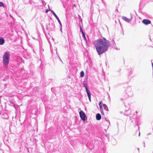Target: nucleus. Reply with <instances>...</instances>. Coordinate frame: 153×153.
I'll return each instance as SVG.
<instances>
[{
  "label": "nucleus",
  "mask_w": 153,
  "mask_h": 153,
  "mask_svg": "<svg viewBox=\"0 0 153 153\" xmlns=\"http://www.w3.org/2000/svg\"><path fill=\"white\" fill-rule=\"evenodd\" d=\"M3 7L4 9L7 8V5L4 4L2 2L0 1V7Z\"/></svg>",
  "instance_id": "obj_9"
},
{
  "label": "nucleus",
  "mask_w": 153,
  "mask_h": 153,
  "mask_svg": "<svg viewBox=\"0 0 153 153\" xmlns=\"http://www.w3.org/2000/svg\"><path fill=\"white\" fill-rule=\"evenodd\" d=\"M79 27H80V31L81 32L82 34L84 33H85L83 30L80 25H79Z\"/></svg>",
  "instance_id": "obj_17"
},
{
  "label": "nucleus",
  "mask_w": 153,
  "mask_h": 153,
  "mask_svg": "<svg viewBox=\"0 0 153 153\" xmlns=\"http://www.w3.org/2000/svg\"><path fill=\"white\" fill-rule=\"evenodd\" d=\"M142 22L144 24L146 25H148L151 23V21L147 19H144Z\"/></svg>",
  "instance_id": "obj_6"
},
{
  "label": "nucleus",
  "mask_w": 153,
  "mask_h": 153,
  "mask_svg": "<svg viewBox=\"0 0 153 153\" xmlns=\"http://www.w3.org/2000/svg\"><path fill=\"white\" fill-rule=\"evenodd\" d=\"M102 105H103V107L104 109L105 110L107 111H108V107L107 105L105 104H103Z\"/></svg>",
  "instance_id": "obj_15"
},
{
  "label": "nucleus",
  "mask_w": 153,
  "mask_h": 153,
  "mask_svg": "<svg viewBox=\"0 0 153 153\" xmlns=\"http://www.w3.org/2000/svg\"><path fill=\"white\" fill-rule=\"evenodd\" d=\"M143 144H144V147H145V142H144H144H143Z\"/></svg>",
  "instance_id": "obj_29"
},
{
  "label": "nucleus",
  "mask_w": 153,
  "mask_h": 153,
  "mask_svg": "<svg viewBox=\"0 0 153 153\" xmlns=\"http://www.w3.org/2000/svg\"><path fill=\"white\" fill-rule=\"evenodd\" d=\"M100 111H101L102 110H103L102 105H100Z\"/></svg>",
  "instance_id": "obj_23"
},
{
  "label": "nucleus",
  "mask_w": 153,
  "mask_h": 153,
  "mask_svg": "<svg viewBox=\"0 0 153 153\" xmlns=\"http://www.w3.org/2000/svg\"><path fill=\"white\" fill-rule=\"evenodd\" d=\"M50 11L51 13L53 14V15L55 16L56 19L57 20L59 24L61 26V23L60 19H59V18L58 17V16L55 13V12H54L53 10H50Z\"/></svg>",
  "instance_id": "obj_5"
},
{
  "label": "nucleus",
  "mask_w": 153,
  "mask_h": 153,
  "mask_svg": "<svg viewBox=\"0 0 153 153\" xmlns=\"http://www.w3.org/2000/svg\"><path fill=\"white\" fill-rule=\"evenodd\" d=\"M5 43V40L3 37H0V45H3Z\"/></svg>",
  "instance_id": "obj_11"
},
{
  "label": "nucleus",
  "mask_w": 153,
  "mask_h": 153,
  "mask_svg": "<svg viewBox=\"0 0 153 153\" xmlns=\"http://www.w3.org/2000/svg\"><path fill=\"white\" fill-rule=\"evenodd\" d=\"M85 75L84 72L83 71H82L80 73V76L81 77H83Z\"/></svg>",
  "instance_id": "obj_16"
},
{
  "label": "nucleus",
  "mask_w": 153,
  "mask_h": 153,
  "mask_svg": "<svg viewBox=\"0 0 153 153\" xmlns=\"http://www.w3.org/2000/svg\"><path fill=\"white\" fill-rule=\"evenodd\" d=\"M100 111H101V113L102 115H104V112L103 110H102Z\"/></svg>",
  "instance_id": "obj_21"
},
{
  "label": "nucleus",
  "mask_w": 153,
  "mask_h": 153,
  "mask_svg": "<svg viewBox=\"0 0 153 153\" xmlns=\"http://www.w3.org/2000/svg\"><path fill=\"white\" fill-rule=\"evenodd\" d=\"M150 41H151V39L150 38Z\"/></svg>",
  "instance_id": "obj_36"
},
{
  "label": "nucleus",
  "mask_w": 153,
  "mask_h": 153,
  "mask_svg": "<svg viewBox=\"0 0 153 153\" xmlns=\"http://www.w3.org/2000/svg\"><path fill=\"white\" fill-rule=\"evenodd\" d=\"M33 51L34 52V50H33Z\"/></svg>",
  "instance_id": "obj_39"
},
{
  "label": "nucleus",
  "mask_w": 153,
  "mask_h": 153,
  "mask_svg": "<svg viewBox=\"0 0 153 153\" xmlns=\"http://www.w3.org/2000/svg\"><path fill=\"white\" fill-rule=\"evenodd\" d=\"M49 25L50 26V30H53L55 27V25L53 22L49 23Z\"/></svg>",
  "instance_id": "obj_7"
},
{
  "label": "nucleus",
  "mask_w": 153,
  "mask_h": 153,
  "mask_svg": "<svg viewBox=\"0 0 153 153\" xmlns=\"http://www.w3.org/2000/svg\"><path fill=\"white\" fill-rule=\"evenodd\" d=\"M140 132H139V136H140Z\"/></svg>",
  "instance_id": "obj_33"
},
{
  "label": "nucleus",
  "mask_w": 153,
  "mask_h": 153,
  "mask_svg": "<svg viewBox=\"0 0 153 153\" xmlns=\"http://www.w3.org/2000/svg\"><path fill=\"white\" fill-rule=\"evenodd\" d=\"M83 85V86L85 88L86 92L90 91L88 89V88H87L88 85V84L85 82V81H84Z\"/></svg>",
  "instance_id": "obj_8"
},
{
  "label": "nucleus",
  "mask_w": 153,
  "mask_h": 153,
  "mask_svg": "<svg viewBox=\"0 0 153 153\" xmlns=\"http://www.w3.org/2000/svg\"><path fill=\"white\" fill-rule=\"evenodd\" d=\"M96 117L97 120H100L101 119V116L100 114L97 113L96 115Z\"/></svg>",
  "instance_id": "obj_12"
},
{
  "label": "nucleus",
  "mask_w": 153,
  "mask_h": 153,
  "mask_svg": "<svg viewBox=\"0 0 153 153\" xmlns=\"http://www.w3.org/2000/svg\"><path fill=\"white\" fill-rule=\"evenodd\" d=\"M122 19L127 22H129L130 21H131L132 20L131 19H128L125 16L122 17Z\"/></svg>",
  "instance_id": "obj_10"
},
{
  "label": "nucleus",
  "mask_w": 153,
  "mask_h": 153,
  "mask_svg": "<svg viewBox=\"0 0 153 153\" xmlns=\"http://www.w3.org/2000/svg\"><path fill=\"white\" fill-rule=\"evenodd\" d=\"M152 68L153 75V63L152 62Z\"/></svg>",
  "instance_id": "obj_27"
},
{
  "label": "nucleus",
  "mask_w": 153,
  "mask_h": 153,
  "mask_svg": "<svg viewBox=\"0 0 153 153\" xmlns=\"http://www.w3.org/2000/svg\"><path fill=\"white\" fill-rule=\"evenodd\" d=\"M60 30L62 32V24H61V26H60Z\"/></svg>",
  "instance_id": "obj_26"
},
{
  "label": "nucleus",
  "mask_w": 153,
  "mask_h": 153,
  "mask_svg": "<svg viewBox=\"0 0 153 153\" xmlns=\"http://www.w3.org/2000/svg\"><path fill=\"white\" fill-rule=\"evenodd\" d=\"M46 29H47V30H48V27H47V25H46Z\"/></svg>",
  "instance_id": "obj_32"
},
{
  "label": "nucleus",
  "mask_w": 153,
  "mask_h": 153,
  "mask_svg": "<svg viewBox=\"0 0 153 153\" xmlns=\"http://www.w3.org/2000/svg\"><path fill=\"white\" fill-rule=\"evenodd\" d=\"M46 12H47V10H46Z\"/></svg>",
  "instance_id": "obj_34"
},
{
  "label": "nucleus",
  "mask_w": 153,
  "mask_h": 153,
  "mask_svg": "<svg viewBox=\"0 0 153 153\" xmlns=\"http://www.w3.org/2000/svg\"><path fill=\"white\" fill-rule=\"evenodd\" d=\"M111 141L112 143V145H115L117 144V141L114 138H112L111 140Z\"/></svg>",
  "instance_id": "obj_13"
},
{
  "label": "nucleus",
  "mask_w": 153,
  "mask_h": 153,
  "mask_svg": "<svg viewBox=\"0 0 153 153\" xmlns=\"http://www.w3.org/2000/svg\"><path fill=\"white\" fill-rule=\"evenodd\" d=\"M137 149H138V150H139V148H138Z\"/></svg>",
  "instance_id": "obj_37"
},
{
  "label": "nucleus",
  "mask_w": 153,
  "mask_h": 153,
  "mask_svg": "<svg viewBox=\"0 0 153 153\" xmlns=\"http://www.w3.org/2000/svg\"><path fill=\"white\" fill-rule=\"evenodd\" d=\"M105 120L107 122H108L109 124L110 123L109 121L108 120H107L106 118H105Z\"/></svg>",
  "instance_id": "obj_22"
},
{
  "label": "nucleus",
  "mask_w": 153,
  "mask_h": 153,
  "mask_svg": "<svg viewBox=\"0 0 153 153\" xmlns=\"http://www.w3.org/2000/svg\"><path fill=\"white\" fill-rule=\"evenodd\" d=\"M138 128H139V126H138Z\"/></svg>",
  "instance_id": "obj_38"
},
{
  "label": "nucleus",
  "mask_w": 153,
  "mask_h": 153,
  "mask_svg": "<svg viewBox=\"0 0 153 153\" xmlns=\"http://www.w3.org/2000/svg\"><path fill=\"white\" fill-rule=\"evenodd\" d=\"M90 102H91V94L90 91L86 92Z\"/></svg>",
  "instance_id": "obj_14"
},
{
  "label": "nucleus",
  "mask_w": 153,
  "mask_h": 153,
  "mask_svg": "<svg viewBox=\"0 0 153 153\" xmlns=\"http://www.w3.org/2000/svg\"><path fill=\"white\" fill-rule=\"evenodd\" d=\"M151 134V133H148V134H147V135H149Z\"/></svg>",
  "instance_id": "obj_30"
},
{
  "label": "nucleus",
  "mask_w": 153,
  "mask_h": 153,
  "mask_svg": "<svg viewBox=\"0 0 153 153\" xmlns=\"http://www.w3.org/2000/svg\"><path fill=\"white\" fill-rule=\"evenodd\" d=\"M98 55H100L107 51L111 44L108 40L103 37L95 40L93 42Z\"/></svg>",
  "instance_id": "obj_1"
},
{
  "label": "nucleus",
  "mask_w": 153,
  "mask_h": 153,
  "mask_svg": "<svg viewBox=\"0 0 153 153\" xmlns=\"http://www.w3.org/2000/svg\"><path fill=\"white\" fill-rule=\"evenodd\" d=\"M82 37H83V38L86 41V37L85 36V33H84L83 34H82Z\"/></svg>",
  "instance_id": "obj_18"
},
{
  "label": "nucleus",
  "mask_w": 153,
  "mask_h": 153,
  "mask_svg": "<svg viewBox=\"0 0 153 153\" xmlns=\"http://www.w3.org/2000/svg\"><path fill=\"white\" fill-rule=\"evenodd\" d=\"M10 53L8 51L5 52L3 56V63L7 67L10 62Z\"/></svg>",
  "instance_id": "obj_2"
},
{
  "label": "nucleus",
  "mask_w": 153,
  "mask_h": 153,
  "mask_svg": "<svg viewBox=\"0 0 153 153\" xmlns=\"http://www.w3.org/2000/svg\"><path fill=\"white\" fill-rule=\"evenodd\" d=\"M102 104V101H100L99 103V105L100 106V105H102L101 104Z\"/></svg>",
  "instance_id": "obj_24"
},
{
  "label": "nucleus",
  "mask_w": 153,
  "mask_h": 153,
  "mask_svg": "<svg viewBox=\"0 0 153 153\" xmlns=\"http://www.w3.org/2000/svg\"><path fill=\"white\" fill-rule=\"evenodd\" d=\"M125 115H126V116H128V114H125Z\"/></svg>",
  "instance_id": "obj_35"
},
{
  "label": "nucleus",
  "mask_w": 153,
  "mask_h": 153,
  "mask_svg": "<svg viewBox=\"0 0 153 153\" xmlns=\"http://www.w3.org/2000/svg\"><path fill=\"white\" fill-rule=\"evenodd\" d=\"M5 115H6V117H5L4 116V114H3V116L2 117V118L6 119V118H7V117H8L7 115L6 114H5Z\"/></svg>",
  "instance_id": "obj_19"
},
{
  "label": "nucleus",
  "mask_w": 153,
  "mask_h": 153,
  "mask_svg": "<svg viewBox=\"0 0 153 153\" xmlns=\"http://www.w3.org/2000/svg\"><path fill=\"white\" fill-rule=\"evenodd\" d=\"M56 54L58 55V56H59V54L57 53V52H56ZM59 56V59L60 60V61H61L62 62V60L60 58V57H59V56Z\"/></svg>",
  "instance_id": "obj_25"
},
{
  "label": "nucleus",
  "mask_w": 153,
  "mask_h": 153,
  "mask_svg": "<svg viewBox=\"0 0 153 153\" xmlns=\"http://www.w3.org/2000/svg\"><path fill=\"white\" fill-rule=\"evenodd\" d=\"M79 114L80 117L82 120L83 121H85L86 120V116L84 112L81 110L79 112Z\"/></svg>",
  "instance_id": "obj_4"
},
{
  "label": "nucleus",
  "mask_w": 153,
  "mask_h": 153,
  "mask_svg": "<svg viewBox=\"0 0 153 153\" xmlns=\"http://www.w3.org/2000/svg\"><path fill=\"white\" fill-rule=\"evenodd\" d=\"M111 44L112 45H115V42L114 39H113L112 40V41Z\"/></svg>",
  "instance_id": "obj_20"
},
{
  "label": "nucleus",
  "mask_w": 153,
  "mask_h": 153,
  "mask_svg": "<svg viewBox=\"0 0 153 153\" xmlns=\"http://www.w3.org/2000/svg\"><path fill=\"white\" fill-rule=\"evenodd\" d=\"M92 3H93L94 2V0H91Z\"/></svg>",
  "instance_id": "obj_28"
},
{
  "label": "nucleus",
  "mask_w": 153,
  "mask_h": 153,
  "mask_svg": "<svg viewBox=\"0 0 153 153\" xmlns=\"http://www.w3.org/2000/svg\"><path fill=\"white\" fill-rule=\"evenodd\" d=\"M1 111H0V115H1Z\"/></svg>",
  "instance_id": "obj_31"
},
{
  "label": "nucleus",
  "mask_w": 153,
  "mask_h": 153,
  "mask_svg": "<svg viewBox=\"0 0 153 153\" xmlns=\"http://www.w3.org/2000/svg\"><path fill=\"white\" fill-rule=\"evenodd\" d=\"M131 89L130 87H128L126 90V93L124 96L123 98H121L120 100L123 101L126 100L129 97H131L133 95V93L131 91Z\"/></svg>",
  "instance_id": "obj_3"
}]
</instances>
